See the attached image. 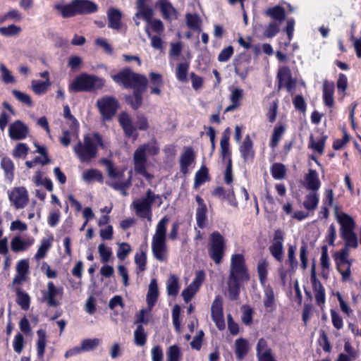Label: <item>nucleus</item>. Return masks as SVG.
Listing matches in <instances>:
<instances>
[{
	"label": "nucleus",
	"instance_id": "f257e3e1",
	"mask_svg": "<svg viewBox=\"0 0 361 361\" xmlns=\"http://www.w3.org/2000/svg\"><path fill=\"white\" fill-rule=\"evenodd\" d=\"M159 152V147L156 140H152L140 145L134 152L133 162L135 171L150 180L153 176L147 171V156H155Z\"/></svg>",
	"mask_w": 361,
	"mask_h": 361
},
{
	"label": "nucleus",
	"instance_id": "f03ea898",
	"mask_svg": "<svg viewBox=\"0 0 361 361\" xmlns=\"http://www.w3.org/2000/svg\"><path fill=\"white\" fill-rule=\"evenodd\" d=\"M98 146L103 147L102 137L98 133L87 134L82 142L73 146V151L81 162H88L97 157Z\"/></svg>",
	"mask_w": 361,
	"mask_h": 361
},
{
	"label": "nucleus",
	"instance_id": "7ed1b4c3",
	"mask_svg": "<svg viewBox=\"0 0 361 361\" xmlns=\"http://www.w3.org/2000/svg\"><path fill=\"white\" fill-rule=\"evenodd\" d=\"M168 222L169 219L166 216L163 217L159 221L152 239V254L157 260L161 262H166L169 257L166 235Z\"/></svg>",
	"mask_w": 361,
	"mask_h": 361
},
{
	"label": "nucleus",
	"instance_id": "20e7f679",
	"mask_svg": "<svg viewBox=\"0 0 361 361\" xmlns=\"http://www.w3.org/2000/svg\"><path fill=\"white\" fill-rule=\"evenodd\" d=\"M335 216L340 225V235L345 241V247L357 248L358 241L355 232L356 223L354 219L346 213L338 212L336 206H335Z\"/></svg>",
	"mask_w": 361,
	"mask_h": 361
},
{
	"label": "nucleus",
	"instance_id": "39448f33",
	"mask_svg": "<svg viewBox=\"0 0 361 361\" xmlns=\"http://www.w3.org/2000/svg\"><path fill=\"white\" fill-rule=\"evenodd\" d=\"M154 204L159 207L162 204V199L160 195H156L148 190L145 196L135 200L131 207L137 216L147 219L149 221H151L152 217V205Z\"/></svg>",
	"mask_w": 361,
	"mask_h": 361
},
{
	"label": "nucleus",
	"instance_id": "423d86ee",
	"mask_svg": "<svg viewBox=\"0 0 361 361\" xmlns=\"http://www.w3.org/2000/svg\"><path fill=\"white\" fill-rule=\"evenodd\" d=\"M104 79L95 75L82 73L70 84L68 89L73 92H91L104 86Z\"/></svg>",
	"mask_w": 361,
	"mask_h": 361
},
{
	"label": "nucleus",
	"instance_id": "0eeeda50",
	"mask_svg": "<svg viewBox=\"0 0 361 361\" xmlns=\"http://www.w3.org/2000/svg\"><path fill=\"white\" fill-rule=\"evenodd\" d=\"M111 78L114 81L123 85L125 87L145 90L147 83V80L145 76L135 73L128 68H126L118 74L112 75Z\"/></svg>",
	"mask_w": 361,
	"mask_h": 361
},
{
	"label": "nucleus",
	"instance_id": "6e6552de",
	"mask_svg": "<svg viewBox=\"0 0 361 361\" xmlns=\"http://www.w3.org/2000/svg\"><path fill=\"white\" fill-rule=\"evenodd\" d=\"M225 239L218 231L210 235L208 253L213 261L219 264L221 262L224 255Z\"/></svg>",
	"mask_w": 361,
	"mask_h": 361
},
{
	"label": "nucleus",
	"instance_id": "1a4fd4ad",
	"mask_svg": "<svg viewBox=\"0 0 361 361\" xmlns=\"http://www.w3.org/2000/svg\"><path fill=\"white\" fill-rule=\"evenodd\" d=\"M348 257V247L345 246L335 254L336 269L341 274L343 281H347L351 279L350 267L352 260H350Z\"/></svg>",
	"mask_w": 361,
	"mask_h": 361
},
{
	"label": "nucleus",
	"instance_id": "9d476101",
	"mask_svg": "<svg viewBox=\"0 0 361 361\" xmlns=\"http://www.w3.org/2000/svg\"><path fill=\"white\" fill-rule=\"evenodd\" d=\"M101 161L105 164L108 176L111 179V180L108 182L111 187L115 190H123L124 188L129 186L130 183L126 182L123 180L124 169L120 170L115 168L113 164L106 159H102Z\"/></svg>",
	"mask_w": 361,
	"mask_h": 361
},
{
	"label": "nucleus",
	"instance_id": "9b49d317",
	"mask_svg": "<svg viewBox=\"0 0 361 361\" xmlns=\"http://www.w3.org/2000/svg\"><path fill=\"white\" fill-rule=\"evenodd\" d=\"M97 106L102 118L109 121L116 114L118 108V104L114 97L106 96L97 100Z\"/></svg>",
	"mask_w": 361,
	"mask_h": 361
},
{
	"label": "nucleus",
	"instance_id": "f8f14e48",
	"mask_svg": "<svg viewBox=\"0 0 361 361\" xmlns=\"http://www.w3.org/2000/svg\"><path fill=\"white\" fill-rule=\"evenodd\" d=\"M11 205L16 209L24 208L29 200L27 190L25 187H16L8 191Z\"/></svg>",
	"mask_w": 361,
	"mask_h": 361
},
{
	"label": "nucleus",
	"instance_id": "ddd939ff",
	"mask_svg": "<svg viewBox=\"0 0 361 361\" xmlns=\"http://www.w3.org/2000/svg\"><path fill=\"white\" fill-rule=\"evenodd\" d=\"M63 289L62 287H56L52 281L47 283V287L43 291L44 300L51 307H56L59 305V299L63 296Z\"/></svg>",
	"mask_w": 361,
	"mask_h": 361
},
{
	"label": "nucleus",
	"instance_id": "4468645a",
	"mask_svg": "<svg viewBox=\"0 0 361 361\" xmlns=\"http://www.w3.org/2000/svg\"><path fill=\"white\" fill-rule=\"evenodd\" d=\"M205 278L203 271H198L192 283L182 291V296L185 302H190L197 293Z\"/></svg>",
	"mask_w": 361,
	"mask_h": 361
},
{
	"label": "nucleus",
	"instance_id": "2eb2a0df",
	"mask_svg": "<svg viewBox=\"0 0 361 361\" xmlns=\"http://www.w3.org/2000/svg\"><path fill=\"white\" fill-rule=\"evenodd\" d=\"M212 318L217 328L222 330L225 328L223 312V298L221 295L216 296L211 307Z\"/></svg>",
	"mask_w": 361,
	"mask_h": 361
},
{
	"label": "nucleus",
	"instance_id": "dca6fc26",
	"mask_svg": "<svg viewBox=\"0 0 361 361\" xmlns=\"http://www.w3.org/2000/svg\"><path fill=\"white\" fill-rule=\"evenodd\" d=\"M283 232L278 229L274 232V239L269 250L271 255L279 262L283 257Z\"/></svg>",
	"mask_w": 361,
	"mask_h": 361
},
{
	"label": "nucleus",
	"instance_id": "f3484780",
	"mask_svg": "<svg viewBox=\"0 0 361 361\" xmlns=\"http://www.w3.org/2000/svg\"><path fill=\"white\" fill-rule=\"evenodd\" d=\"M277 78L279 80V89L285 87L288 92L292 93L296 82L293 79L290 70L288 67H282L279 70Z\"/></svg>",
	"mask_w": 361,
	"mask_h": 361
},
{
	"label": "nucleus",
	"instance_id": "a211bd4d",
	"mask_svg": "<svg viewBox=\"0 0 361 361\" xmlns=\"http://www.w3.org/2000/svg\"><path fill=\"white\" fill-rule=\"evenodd\" d=\"M35 243V238L32 236L23 237L17 235L11 241V250L15 252L26 251Z\"/></svg>",
	"mask_w": 361,
	"mask_h": 361
},
{
	"label": "nucleus",
	"instance_id": "6ab92c4d",
	"mask_svg": "<svg viewBox=\"0 0 361 361\" xmlns=\"http://www.w3.org/2000/svg\"><path fill=\"white\" fill-rule=\"evenodd\" d=\"M28 133L29 130L27 126L19 120L11 123L8 128L9 137L14 140H20L26 138Z\"/></svg>",
	"mask_w": 361,
	"mask_h": 361
},
{
	"label": "nucleus",
	"instance_id": "aec40b11",
	"mask_svg": "<svg viewBox=\"0 0 361 361\" xmlns=\"http://www.w3.org/2000/svg\"><path fill=\"white\" fill-rule=\"evenodd\" d=\"M118 121L125 135L128 137H133L135 140L137 137V133L130 116L126 112H121L118 116Z\"/></svg>",
	"mask_w": 361,
	"mask_h": 361
},
{
	"label": "nucleus",
	"instance_id": "412c9836",
	"mask_svg": "<svg viewBox=\"0 0 361 361\" xmlns=\"http://www.w3.org/2000/svg\"><path fill=\"white\" fill-rule=\"evenodd\" d=\"M157 6L160 9L164 18L173 20L178 18L177 11L169 1L159 0Z\"/></svg>",
	"mask_w": 361,
	"mask_h": 361
},
{
	"label": "nucleus",
	"instance_id": "4be33fe9",
	"mask_svg": "<svg viewBox=\"0 0 361 361\" xmlns=\"http://www.w3.org/2000/svg\"><path fill=\"white\" fill-rule=\"evenodd\" d=\"M122 13L117 8H110L107 11L108 26L114 30H120L122 27Z\"/></svg>",
	"mask_w": 361,
	"mask_h": 361
},
{
	"label": "nucleus",
	"instance_id": "5701e85b",
	"mask_svg": "<svg viewBox=\"0 0 361 361\" xmlns=\"http://www.w3.org/2000/svg\"><path fill=\"white\" fill-rule=\"evenodd\" d=\"M263 303L267 312H272L276 310L275 296L272 288L269 285L263 286Z\"/></svg>",
	"mask_w": 361,
	"mask_h": 361
},
{
	"label": "nucleus",
	"instance_id": "b1692460",
	"mask_svg": "<svg viewBox=\"0 0 361 361\" xmlns=\"http://www.w3.org/2000/svg\"><path fill=\"white\" fill-rule=\"evenodd\" d=\"M54 8L57 11L63 18H69L77 15L75 0L68 4L57 3L54 5Z\"/></svg>",
	"mask_w": 361,
	"mask_h": 361
},
{
	"label": "nucleus",
	"instance_id": "393cba45",
	"mask_svg": "<svg viewBox=\"0 0 361 361\" xmlns=\"http://www.w3.org/2000/svg\"><path fill=\"white\" fill-rule=\"evenodd\" d=\"M305 185L308 190L316 191L320 188L321 183L317 172L310 169L305 178Z\"/></svg>",
	"mask_w": 361,
	"mask_h": 361
},
{
	"label": "nucleus",
	"instance_id": "a878e982",
	"mask_svg": "<svg viewBox=\"0 0 361 361\" xmlns=\"http://www.w3.org/2000/svg\"><path fill=\"white\" fill-rule=\"evenodd\" d=\"M195 160L194 152L191 148H187L180 157V171L185 174L188 171V167L193 163Z\"/></svg>",
	"mask_w": 361,
	"mask_h": 361
},
{
	"label": "nucleus",
	"instance_id": "bb28decb",
	"mask_svg": "<svg viewBox=\"0 0 361 361\" xmlns=\"http://www.w3.org/2000/svg\"><path fill=\"white\" fill-rule=\"evenodd\" d=\"M28 270V261L27 259H22L19 261L16 266L17 274L13 278V283H21L24 281L26 279Z\"/></svg>",
	"mask_w": 361,
	"mask_h": 361
},
{
	"label": "nucleus",
	"instance_id": "cd10ccee",
	"mask_svg": "<svg viewBox=\"0 0 361 361\" xmlns=\"http://www.w3.org/2000/svg\"><path fill=\"white\" fill-rule=\"evenodd\" d=\"M240 152L245 161H251L253 159L255 152L252 149V142L247 135L240 147Z\"/></svg>",
	"mask_w": 361,
	"mask_h": 361
},
{
	"label": "nucleus",
	"instance_id": "c85d7f7f",
	"mask_svg": "<svg viewBox=\"0 0 361 361\" xmlns=\"http://www.w3.org/2000/svg\"><path fill=\"white\" fill-rule=\"evenodd\" d=\"M133 20L137 26L140 25V19L142 18L146 22H149L153 16V9L151 5H147L145 7L137 8Z\"/></svg>",
	"mask_w": 361,
	"mask_h": 361
},
{
	"label": "nucleus",
	"instance_id": "c756f323",
	"mask_svg": "<svg viewBox=\"0 0 361 361\" xmlns=\"http://www.w3.org/2000/svg\"><path fill=\"white\" fill-rule=\"evenodd\" d=\"M77 14L91 13L97 11V6L88 0H75Z\"/></svg>",
	"mask_w": 361,
	"mask_h": 361
},
{
	"label": "nucleus",
	"instance_id": "7c9ffc66",
	"mask_svg": "<svg viewBox=\"0 0 361 361\" xmlns=\"http://www.w3.org/2000/svg\"><path fill=\"white\" fill-rule=\"evenodd\" d=\"M321 275L324 279H328L331 270V262L328 255L327 247H322V255L320 257Z\"/></svg>",
	"mask_w": 361,
	"mask_h": 361
},
{
	"label": "nucleus",
	"instance_id": "2f4dec72",
	"mask_svg": "<svg viewBox=\"0 0 361 361\" xmlns=\"http://www.w3.org/2000/svg\"><path fill=\"white\" fill-rule=\"evenodd\" d=\"M250 350L249 343L246 339L240 338L235 341V353L238 360L243 359Z\"/></svg>",
	"mask_w": 361,
	"mask_h": 361
},
{
	"label": "nucleus",
	"instance_id": "473e14b6",
	"mask_svg": "<svg viewBox=\"0 0 361 361\" xmlns=\"http://www.w3.org/2000/svg\"><path fill=\"white\" fill-rule=\"evenodd\" d=\"M257 354L259 361H266L272 357L271 350L268 348L267 342L264 338H260L257 345Z\"/></svg>",
	"mask_w": 361,
	"mask_h": 361
},
{
	"label": "nucleus",
	"instance_id": "72a5a7b5",
	"mask_svg": "<svg viewBox=\"0 0 361 361\" xmlns=\"http://www.w3.org/2000/svg\"><path fill=\"white\" fill-rule=\"evenodd\" d=\"M159 296V289L157 281L155 279L151 280L148 288V292L147 295V302L151 308L156 303Z\"/></svg>",
	"mask_w": 361,
	"mask_h": 361
},
{
	"label": "nucleus",
	"instance_id": "f704fd0d",
	"mask_svg": "<svg viewBox=\"0 0 361 361\" xmlns=\"http://www.w3.org/2000/svg\"><path fill=\"white\" fill-rule=\"evenodd\" d=\"M334 84L325 82L323 85V99L324 104L329 107H332L334 104Z\"/></svg>",
	"mask_w": 361,
	"mask_h": 361
},
{
	"label": "nucleus",
	"instance_id": "c9c22d12",
	"mask_svg": "<svg viewBox=\"0 0 361 361\" xmlns=\"http://www.w3.org/2000/svg\"><path fill=\"white\" fill-rule=\"evenodd\" d=\"M241 283L240 281L228 278L227 296L229 299L234 300L238 298Z\"/></svg>",
	"mask_w": 361,
	"mask_h": 361
},
{
	"label": "nucleus",
	"instance_id": "e433bc0d",
	"mask_svg": "<svg viewBox=\"0 0 361 361\" xmlns=\"http://www.w3.org/2000/svg\"><path fill=\"white\" fill-rule=\"evenodd\" d=\"M53 238H43L40 241V245L38 247V250L36 254L34 256V258L37 261H39L40 259L45 257L47 252L51 248L52 245Z\"/></svg>",
	"mask_w": 361,
	"mask_h": 361
},
{
	"label": "nucleus",
	"instance_id": "4c0bfd02",
	"mask_svg": "<svg viewBox=\"0 0 361 361\" xmlns=\"http://www.w3.org/2000/svg\"><path fill=\"white\" fill-rule=\"evenodd\" d=\"M149 80L151 84V93L159 95L161 94V87L164 84L162 75L159 73L151 72L149 73Z\"/></svg>",
	"mask_w": 361,
	"mask_h": 361
},
{
	"label": "nucleus",
	"instance_id": "58836bf2",
	"mask_svg": "<svg viewBox=\"0 0 361 361\" xmlns=\"http://www.w3.org/2000/svg\"><path fill=\"white\" fill-rule=\"evenodd\" d=\"M180 284L178 277L171 274L166 281V290L169 295L176 296L180 290Z\"/></svg>",
	"mask_w": 361,
	"mask_h": 361
},
{
	"label": "nucleus",
	"instance_id": "ea45409f",
	"mask_svg": "<svg viewBox=\"0 0 361 361\" xmlns=\"http://www.w3.org/2000/svg\"><path fill=\"white\" fill-rule=\"evenodd\" d=\"M37 357L42 360L45 353L47 334L46 331L43 329H39L37 332Z\"/></svg>",
	"mask_w": 361,
	"mask_h": 361
},
{
	"label": "nucleus",
	"instance_id": "a19ab883",
	"mask_svg": "<svg viewBox=\"0 0 361 361\" xmlns=\"http://www.w3.org/2000/svg\"><path fill=\"white\" fill-rule=\"evenodd\" d=\"M51 86L50 80L40 81L38 80H33L31 81V90L37 95H42L47 92L49 87Z\"/></svg>",
	"mask_w": 361,
	"mask_h": 361
},
{
	"label": "nucleus",
	"instance_id": "79ce46f5",
	"mask_svg": "<svg viewBox=\"0 0 361 361\" xmlns=\"http://www.w3.org/2000/svg\"><path fill=\"white\" fill-rule=\"evenodd\" d=\"M312 288L317 304L322 307L326 302V293L324 286L320 282L317 284H312Z\"/></svg>",
	"mask_w": 361,
	"mask_h": 361
},
{
	"label": "nucleus",
	"instance_id": "37998d69",
	"mask_svg": "<svg viewBox=\"0 0 361 361\" xmlns=\"http://www.w3.org/2000/svg\"><path fill=\"white\" fill-rule=\"evenodd\" d=\"M268 267L269 263L265 259H261L258 263L257 267V274L259 276V279L262 286H266L267 284V272H268Z\"/></svg>",
	"mask_w": 361,
	"mask_h": 361
},
{
	"label": "nucleus",
	"instance_id": "c03bdc74",
	"mask_svg": "<svg viewBox=\"0 0 361 361\" xmlns=\"http://www.w3.org/2000/svg\"><path fill=\"white\" fill-rule=\"evenodd\" d=\"M82 178L86 183H90L94 180L99 183L103 181L102 173L99 170L94 169L85 171L82 173Z\"/></svg>",
	"mask_w": 361,
	"mask_h": 361
},
{
	"label": "nucleus",
	"instance_id": "a18cd8bd",
	"mask_svg": "<svg viewBox=\"0 0 361 361\" xmlns=\"http://www.w3.org/2000/svg\"><path fill=\"white\" fill-rule=\"evenodd\" d=\"M32 181L37 186L42 185L49 192H51L54 189L51 180L49 178H43L41 171L35 173L32 177Z\"/></svg>",
	"mask_w": 361,
	"mask_h": 361
},
{
	"label": "nucleus",
	"instance_id": "49530a36",
	"mask_svg": "<svg viewBox=\"0 0 361 361\" xmlns=\"http://www.w3.org/2000/svg\"><path fill=\"white\" fill-rule=\"evenodd\" d=\"M228 278L245 282L249 281L250 277L247 269H229Z\"/></svg>",
	"mask_w": 361,
	"mask_h": 361
},
{
	"label": "nucleus",
	"instance_id": "de8ad7c7",
	"mask_svg": "<svg viewBox=\"0 0 361 361\" xmlns=\"http://www.w3.org/2000/svg\"><path fill=\"white\" fill-rule=\"evenodd\" d=\"M265 14L279 21L284 20L286 17L285 10L280 6H276L274 7L268 8L265 11Z\"/></svg>",
	"mask_w": 361,
	"mask_h": 361
},
{
	"label": "nucleus",
	"instance_id": "09e8293b",
	"mask_svg": "<svg viewBox=\"0 0 361 361\" xmlns=\"http://www.w3.org/2000/svg\"><path fill=\"white\" fill-rule=\"evenodd\" d=\"M230 269H247L243 255L234 254L231 256Z\"/></svg>",
	"mask_w": 361,
	"mask_h": 361
},
{
	"label": "nucleus",
	"instance_id": "8fccbe9b",
	"mask_svg": "<svg viewBox=\"0 0 361 361\" xmlns=\"http://www.w3.org/2000/svg\"><path fill=\"white\" fill-rule=\"evenodd\" d=\"M182 357V352L177 345L169 346L166 350V361H180Z\"/></svg>",
	"mask_w": 361,
	"mask_h": 361
},
{
	"label": "nucleus",
	"instance_id": "3c124183",
	"mask_svg": "<svg viewBox=\"0 0 361 361\" xmlns=\"http://www.w3.org/2000/svg\"><path fill=\"white\" fill-rule=\"evenodd\" d=\"M21 31V27L14 24L0 27V34L6 37H16L20 35Z\"/></svg>",
	"mask_w": 361,
	"mask_h": 361
},
{
	"label": "nucleus",
	"instance_id": "603ef678",
	"mask_svg": "<svg viewBox=\"0 0 361 361\" xmlns=\"http://www.w3.org/2000/svg\"><path fill=\"white\" fill-rule=\"evenodd\" d=\"M319 196L315 192H312L305 196L303 202L304 207L307 210H314L317 207Z\"/></svg>",
	"mask_w": 361,
	"mask_h": 361
},
{
	"label": "nucleus",
	"instance_id": "864d4df0",
	"mask_svg": "<svg viewBox=\"0 0 361 361\" xmlns=\"http://www.w3.org/2000/svg\"><path fill=\"white\" fill-rule=\"evenodd\" d=\"M188 62L179 63L176 68V75L177 79L180 82L187 81V75L189 69Z\"/></svg>",
	"mask_w": 361,
	"mask_h": 361
},
{
	"label": "nucleus",
	"instance_id": "5fc2aeb1",
	"mask_svg": "<svg viewBox=\"0 0 361 361\" xmlns=\"http://www.w3.org/2000/svg\"><path fill=\"white\" fill-rule=\"evenodd\" d=\"M1 80L6 84H15L16 80L11 71L3 63H0Z\"/></svg>",
	"mask_w": 361,
	"mask_h": 361
},
{
	"label": "nucleus",
	"instance_id": "6e6d98bb",
	"mask_svg": "<svg viewBox=\"0 0 361 361\" xmlns=\"http://www.w3.org/2000/svg\"><path fill=\"white\" fill-rule=\"evenodd\" d=\"M208 179V170L206 166H202L195 173L194 187L199 188Z\"/></svg>",
	"mask_w": 361,
	"mask_h": 361
},
{
	"label": "nucleus",
	"instance_id": "4d7b16f0",
	"mask_svg": "<svg viewBox=\"0 0 361 361\" xmlns=\"http://www.w3.org/2000/svg\"><path fill=\"white\" fill-rule=\"evenodd\" d=\"M221 145V154L224 159H228L229 163V159H231V152L229 148V137L226 135H224L220 142Z\"/></svg>",
	"mask_w": 361,
	"mask_h": 361
},
{
	"label": "nucleus",
	"instance_id": "13d9d810",
	"mask_svg": "<svg viewBox=\"0 0 361 361\" xmlns=\"http://www.w3.org/2000/svg\"><path fill=\"white\" fill-rule=\"evenodd\" d=\"M207 206L197 207L196 211V221L198 227L203 228L207 224Z\"/></svg>",
	"mask_w": 361,
	"mask_h": 361
},
{
	"label": "nucleus",
	"instance_id": "bf43d9fd",
	"mask_svg": "<svg viewBox=\"0 0 361 361\" xmlns=\"http://www.w3.org/2000/svg\"><path fill=\"white\" fill-rule=\"evenodd\" d=\"M134 341L137 345L142 346L146 343L147 335L142 325H139L134 331Z\"/></svg>",
	"mask_w": 361,
	"mask_h": 361
},
{
	"label": "nucleus",
	"instance_id": "052dcab7",
	"mask_svg": "<svg viewBox=\"0 0 361 361\" xmlns=\"http://www.w3.org/2000/svg\"><path fill=\"white\" fill-rule=\"evenodd\" d=\"M63 116L67 119L70 128L73 130V133L76 134V130L78 128V123L75 117L71 114L70 108L68 105L63 106Z\"/></svg>",
	"mask_w": 361,
	"mask_h": 361
},
{
	"label": "nucleus",
	"instance_id": "680f3d73",
	"mask_svg": "<svg viewBox=\"0 0 361 361\" xmlns=\"http://www.w3.org/2000/svg\"><path fill=\"white\" fill-rule=\"evenodd\" d=\"M98 252L101 258V262L104 264L107 263L112 256L111 248L107 247L104 243H101L98 245Z\"/></svg>",
	"mask_w": 361,
	"mask_h": 361
},
{
	"label": "nucleus",
	"instance_id": "e2e57ef3",
	"mask_svg": "<svg viewBox=\"0 0 361 361\" xmlns=\"http://www.w3.org/2000/svg\"><path fill=\"white\" fill-rule=\"evenodd\" d=\"M78 128L76 130V134L73 133V130L71 128L70 130H63L62 135L59 137L61 144L64 147H68L71 144V139L73 137L78 138Z\"/></svg>",
	"mask_w": 361,
	"mask_h": 361
},
{
	"label": "nucleus",
	"instance_id": "0e129e2a",
	"mask_svg": "<svg viewBox=\"0 0 361 361\" xmlns=\"http://www.w3.org/2000/svg\"><path fill=\"white\" fill-rule=\"evenodd\" d=\"M326 137H323L318 140H315L312 135L310 137V147L312 148L314 151L317 152L319 154L324 153V144Z\"/></svg>",
	"mask_w": 361,
	"mask_h": 361
},
{
	"label": "nucleus",
	"instance_id": "69168bd1",
	"mask_svg": "<svg viewBox=\"0 0 361 361\" xmlns=\"http://www.w3.org/2000/svg\"><path fill=\"white\" fill-rule=\"evenodd\" d=\"M212 195L221 200H230L234 197V192L233 190H225L222 187H217L212 192Z\"/></svg>",
	"mask_w": 361,
	"mask_h": 361
},
{
	"label": "nucleus",
	"instance_id": "338daca9",
	"mask_svg": "<svg viewBox=\"0 0 361 361\" xmlns=\"http://www.w3.org/2000/svg\"><path fill=\"white\" fill-rule=\"evenodd\" d=\"M12 94L19 102L27 105L28 106H32V101L29 94L17 90H13L12 91Z\"/></svg>",
	"mask_w": 361,
	"mask_h": 361
},
{
	"label": "nucleus",
	"instance_id": "774afa93",
	"mask_svg": "<svg viewBox=\"0 0 361 361\" xmlns=\"http://www.w3.org/2000/svg\"><path fill=\"white\" fill-rule=\"evenodd\" d=\"M17 302L23 310H27L30 307V296L25 292H17Z\"/></svg>",
	"mask_w": 361,
	"mask_h": 361
}]
</instances>
